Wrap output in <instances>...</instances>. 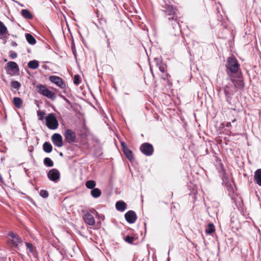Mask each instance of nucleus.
<instances>
[{
	"label": "nucleus",
	"instance_id": "nucleus-26",
	"mask_svg": "<svg viewBox=\"0 0 261 261\" xmlns=\"http://www.w3.org/2000/svg\"><path fill=\"white\" fill-rule=\"evenodd\" d=\"M85 185L88 189L92 190L95 188L96 182L93 180H89L86 182Z\"/></svg>",
	"mask_w": 261,
	"mask_h": 261
},
{
	"label": "nucleus",
	"instance_id": "nucleus-1",
	"mask_svg": "<svg viewBox=\"0 0 261 261\" xmlns=\"http://www.w3.org/2000/svg\"><path fill=\"white\" fill-rule=\"evenodd\" d=\"M162 11L165 13L168 16V23L172 27V33L175 36H178L181 33L180 27L179 24V18L177 14V9L174 7L170 2L167 3L164 0V3L162 5Z\"/></svg>",
	"mask_w": 261,
	"mask_h": 261
},
{
	"label": "nucleus",
	"instance_id": "nucleus-6",
	"mask_svg": "<svg viewBox=\"0 0 261 261\" xmlns=\"http://www.w3.org/2000/svg\"><path fill=\"white\" fill-rule=\"evenodd\" d=\"M231 81V84H233L236 89H243L245 86V84L242 77L241 72H240L237 76L232 75L231 77H229Z\"/></svg>",
	"mask_w": 261,
	"mask_h": 261
},
{
	"label": "nucleus",
	"instance_id": "nucleus-14",
	"mask_svg": "<svg viewBox=\"0 0 261 261\" xmlns=\"http://www.w3.org/2000/svg\"><path fill=\"white\" fill-rule=\"evenodd\" d=\"M8 236L13 239L12 241V243L14 246H17L19 244L22 242L21 238L18 235L14 234L12 231L9 232Z\"/></svg>",
	"mask_w": 261,
	"mask_h": 261
},
{
	"label": "nucleus",
	"instance_id": "nucleus-41",
	"mask_svg": "<svg viewBox=\"0 0 261 261\" xmlns=\"http://www.w3.org/2000/svg\"><path fill=\"white\" fill-rule=\"evenodd\" d=\"M71 48H72V51L73 54L74 55H75L76 50H75V47L74 45H73V44L71 45Z\"/></svg>",
	"mask_w": 261,
	"mask_h": 261
},
{
	"label": "nucleus",
	"instance_id": "nucleus-17",
	"mask_svg": "<svg viewBox=\"0 0 261 261\" xmlns=\"http://www.w3.org/2000/svg\"><path fill=\"white\" fill-rule=\"evenodd\" d=\"M22 17L27 19H32L33 18V15L27 9H22L21 11Z\"/></svg>",
	"mask_w": 261,
	"mask_h": 261
},
{
	"label": "nucleus",
	"instance_id": "nucleus-5",
	"mask_svg": "<svg viewBox=\"0 0 261 261\" xmlns=\"http://www.w3.org/2000/svg\"><path fill=\"white\" fill-rule=\"evenodd\" d=\"M46 125L47 127L52 130L56 129L59 126L58 121L54 113L49 114L45 118Z\"/></svg>",
	"mask_w": 261,
	"mask_h": 261
},
{
	"label": "nucleus",
	"instance_id": "nucleus-3",
	"mask_svg": "<svg viewBox=\"0 0 261 261\" xmlns=\"http://www.w3.org/2000/svg\"><path fill=\"white\" fill-rule=\"evenodd\" d=\"M82 213L84 214L83 219L85 223L88 225L93 226L95 223L94 216H99L96 211L94 208H91L87 211L83 210Z\"/></svg>",
	"mask_w": 261,
	"mask_h": 261
},
{
	"label": "nucleus",
	"instance_id": "nucleus-18",
	"mask_svg": "<svg viewBox=\"0 0 261 261\" xmlns=\"http://www.w3.org/2000/svg\"><path fill=\"white\" fill-rule=\"evenodd\" d=\"M43 149L44 152L50 153L53 150V146L50 143L45 142L43 145Z\"/></svg>",
	"mask_w": 261,
	"mask_h": 261
},
{
	"label": "nucleus",
	"instance_id": "nucleus-28",
	"mask_svg": "<svg viewBox=\"0 0 261 261\" xmlns=\"http://www.w3.org/2000/svg\"><path fill=\"white\" fill-rule=\"evenodd\" d=\"M8 32L7 27L4 25L3 22L0 21V35L3 36Z\"/></svg>",
	"mask_w": 261,
	"mask_h": 261
},
{
	"label": "nucleus",
	"instance_id": "nucleus-25",
	"mask_svg": "<svg viewBox=\"0 0 261 261\" xmlns=\"http://www.w3.org/2000/svg\"><path fill=\"white\" fill-rule=\"evenodd\" d=\"M43 96L51 100H54L56 98L55 94L50 90H49L48 89H47V90L46 91Z\"/></svg>",
	"mask_w": 261,
	"mask_h": 261
},
{
	"label": "nucleus",
	"instance_id": "nucleus-8",
	"mask_svg": "<svg viewBox=\"0 0 261 261\" xmlns=\"http://www.w3.org/2000/svg\"><path fill=\"white\" fill-rule=\"evenodd\" d=\"M141 152L146 156H151L153 152L154 149L152 144L149 143H144L140 147Z\"/></svg>",
	"mask_w": 261,
	"mask_h": 261
},
{
	"label": "nucleus",
	"instance_id": "nucleus-29",
	"mask_svg": "<svg viewBox=\"0 0 261 261\" xmlns=\"http://www.w3.org/2000/svg\"><path fill=\"white\" fill-rule=\"evenodd\" d=\"M44 164L48 167H51L54 166V163L50 158L46 157L43 160Z\"/></svg>",
	"mask_w": 261,
	"mask_h": 261
},
{
	"label": "nucleus",
	"instance_id": "nucleus-9",
	"mask_svg": "<svg viewBox=\"0 0 261 261\" xmlns=\"http://www.w3.org/2000/svg\"><path fill=\"white\" fill-rule=\"evenodd\" d=\"M6 70L7 74L11 75L17 74L19 71L18 65L13 61H10L7 63Z\"/></svg>",
	"mask_w": 261,
	"mask_h": 261
},
{
	"label": "nucleus",
	"instance_id": "nucleus-35",
	"mask_svg": "<svg viewBox=\"0 0 261 261\" xmlns=\"http://www.w3.org/2000/svg\"><path fill=\"white\" fill-rule=\"evenodd\" d=\"M153 62L155 63L156 67H158V66L161 64L163 62L160 58H155L154 59Z\"/></svg>",
	"mask_w": 261,
	"mask_h": 261
},
{
	"label": "nucleus",
	"instance_id": "nucleus-19",
	"mask_svg": "<svg viewBox=\"0 0 261 261\" xmlns=\"http://www.w3.org/2000/svg\"><path fill=\"white\" fill-rule=\"evenodd\" d=\"M101 190L97 188H94L91 191V196L95 198L99 197L101 195Z\"/></svg>",
	"mask_w": 261,
	"mask_h": 261
},
{
	"label": "nucleus",
	"instance_id": "nucleus-53",
	"mask_svg": "<svg viewBox=\"0 0 261 261\" xmlns=\"http://www.w3.org/2000/svg\"><path fill=\"white\" fill-rule=\"evenodd\" d=\"M114 89H115L116 90H117V88H116V87L115 86L114 87Z\"/></svg>",
	"mask_w": 261,
	"mask_h": 261
},
{
	"label": "nucleus",
	"instance_id": "nucleus-40",
	"mask_svg": "<svg viewBox=\"0 0 261 261\" xmlns=\"http://www.w3.org/2000/svg\"><path fill=\"white\" fill-rule=\"evenodd\" d=\"M170 76L169 75L168 73H166V76L165 77H163L162 78L164 79V80H167V81H169V77H170Z\"/></svg>",
	"mask_w": 261,
	"mask_h": 261
},
{
	"label": "nucleus",
	"instance_id": "nucleus-44",
	"mask_svg": "<svg viewBox=\"0 0 261 261\" xmlns=\"http://www.w3.org/2000/svg\"><path fill=\"white\" fill-rule=\"evenodd\" d=\"M107 44H108V47L110 49V50H111V46H110V42H109V40L108 41Z\"/></svg>",
	"mask_w": 261,
	"mask_h": 261
},
{
	"label": "nucleus",
	"instance_id": "nucleus-2",
	"mask_svg": "<svg viewBox=\"0 0 261 261\" xmlns=\"http://www.w3.org/2000/svg\"><path fill=\"white\" fill-rule=\"evenodd\" d=\"M226 72L229 77H231L234 74H238L240 72V64L237 59L234 57H230L227 58L226 64Z\"/></svg>",
	"mask_w": 261,
	"mask_h": 261
},
{
	"label": "nucleus",
	"instance_id": "nucleus-21",
	"mask_svg": "<svg viewBox=\"0 0 261 261\" xmlns=\"http://www.w3.org/2000/svg\"><path fill=\"white\" fill-rule=\"evenodd\" d=\"M25 38L28 42L31 45H34L36 43L35 38L31 34L26 33Z\"/></svg>",
	"mask_w": 261,
	"mask_h": 261
},
{
	"label": "nucleus",
	"instance_id": "nucleus-7",
	"mask_svg": "<svg viewBox=\"0 0 261 261\" xmlns=\"http://www.w3.org/2000/svg\"><path fill=\"white\" fill-rule=\"evenodd\" d=\"M65 140L69 143L72 144L75 142L76 136L75 132L71 129H67L63 134Z\"/></svg>",
	"mask_w": 261,
	"mask_h": 261
},
{
	"label": "nucleus",
	"instance_id": "nucleus-47",
	"mask_svg": "<svg viewBox=\"0 0 261 261\" xmlns=\"http://www.w3.org/2000/svg\"><path fill=\"white\" fill-rule=\"evenodd\" d=\"M236 119H233V120L231 121L232 123H234V122H236Z\"/></svg>",
	"mask_w": 261,
	"mask_h": 261
},
{
	"label": "nucleus",
	"instance_id": "nucleus-43",
	"mask_svg": "<svg viewBox=\"0 0 261 261\" xmlns=\"http://www.w3.org/2000/svg\"><path fill=\"white\" fill-rule=\"evenodd\" d=\"M226 126L227 127L231 126V122H227L226 124Z\"/></svg>",
	"mask_w": 261,
	"mask_h": 261
},
{
	"label": "nucleus",
	"instance_id": "nucleus-4",
	"mask_svg": "<svg viewBox=\"0 0 261 261\" xmlns=\"http://www.w3.org/2000/svg\"><path fill=\"white\" fill-rule=\"evenodd\" d=\"M237 91L235 86L231 83H228L224 87V92L225 94L226 101L231 104L232 96Z\"/></svg>",
	"mask_w": 261,
	"mask_h": 261
},
{
	"label": "nucleus",
	"instance_id": "nucleus-37",
	"mask_svg": "<svg viewBox=\"0 0 261 261\" xmlns=\"http://www.w3.org/2000/svg\"><path fill=\"white\" fill-rule=\"evenodd\" d=\"M17 56V55L16 52L14 51H10L9 53V57L12 59H15Z\"/></svg>",
	"mask_w": 261,
	"mask_h": 261
},
{
	"label": "nucleus",
	"instance_id": "nucleus-12",
	"mask_svg": "<svg viewBox=\"0 0 261 261\" xmlns=\"http://www.w3.org/2000/svg\"><path fill=\"white\" fill-rule=\"evenodd\" d=\"M126 221L130 224L134 223L137 219V216L136 213L132 210L128 211L124 215Z\"/></svg>",
	"mask_w": 261,
	"mask_h": 261
},
{
	"label": "nucleus",
	"instance_id": "nucleus-36",
	"mask_svg": "<svg viewBox=\"0 0 261 261\" xmlns=\"http://www.w3.org/2000/svg\"><path fill=\"white\" fill-rule=\"evenodd\" d=\"M80 76L79 75H75L73 79V83L74 84L77 85L80 84Z\"/></svg>",
	"mask_w": 261,
	"mask_h": 261
},
{
	"label": "nucleus",
	"instance_id": "nucleus-33",
	"mask_svg": "<svg viewBox=\"0 0 261 261\" xmlns=\"http://www.w3.org/2000/svg\"><path fill=\"white\" fill-rule=\"evenodd\" d=\"M158 68L160 70V71H161L162 73H164L166 70L167 66L164 63L162 62V63H161V64H160Z\"/></svg>",
	"mask_w": 261,
	"mask_h": 261
},
{
	"label": "nucleus",
	"instance_id": "nucleus-15",
	"mask_svg": "<svg viewBox=\"0 0 261 261\" xmlns=\"http://www.w3.org/2000/svg\"><path fill=\"white\" fill-rule=\"evenodd\" d=\"M116 208L119 212H124L127 207L126 204L123 201H118L115 204Z\"/></svg>",
	"mask_w": 261,
	"mask_h": 261
},
{
	"label": "nucleus",
	"instance_id": "nucleus-34",
	"mask_svg": "<svg viewBox=\"0 0 261 261\" xmlns=\"http://www.w3.org/2000/svg\"><path fill=\"white\" fill-rule=\"evenodd\" d=\"M40 196L43 198H46L48 197V193L46 190H41L40 192Z\"/></svg>",
	"mask_w": 261,
	"mask_h": 261
},
{
	"label": "nucleus",
	"instance_id": "nucleus-13",
	"mask_svg": "<svg viewBox=\"0 0 261 261\" xmlns=\"http://www.w3.org/2000/svg\"><path fill=\"white\" fill-rule=\"evenodd\" d=\"M51 139L55 146L58 147L63 146V138L60 134L57 133L54 134L51 137Z\"/></svg>",
	"mask_w": 261,
	"mask_h": 261
},
{
	"label": "nucleus",
	"instance_id": "nucleus-30",
	"mask_svg": "<svg viewBox=\"0 0 261 261\" xmlns=\"http://www.w3.org/2000/svg\"><path fill=\"white\" fill-rule=\"evenodd\" d=\"M26 247L28 249H29L30 252L34 255L35 256L36 252L35 251L34 248L33 246V245L31 243L26 242L25 243Z\"/></svg>",
	"mask_w": 261,
	"mask_h": 261
},
{
	"label": "nucleus",
	"instance_id": "nucleus-39",
	"mask_svg": "<svg viewBox=\"0 0 261 261\" xmlns=\"http://www.w3.org/2000/svg\"><path fill=\"white\" fill-rule=\"evenodd\" d=\"M120 144H121V146L122 150H125V148H128L127 145L126 144V143L124 142H121Z\"/></svg>",
	"mask_w": 261,
	"mask_h": 261
},
{
	"label": "nucleus",
	"instance_id": "nucleus-51",
	"mask_svg": "<svg viewBox=\"0 0 261 261\" xmlns=\"http://www.w3.org/2000/svg\"><path fill=\"white\" fill-rule=\"evenodd\" d=\"M170 249H169V251H168V255H169V254H170Z\"/></svg>",
	"mask_w": 261,
	"mask_h": 261
},
{
	"label": "nucleus",
	"instance_id": "nucleus-46",
	"mask_svg": "<svg viewBox=\"0 0 261 261\" xmlns=\"http://www.w3.org/2000/svg\"><path fill=\"white\" fill-rule=\"evenodd\" d=\"M98 217V218H100V219H103L104 218V216H97Z\"/></svg>",
	"mask_w": 261,
	"mask_h": 261
},
{
	"label": "nucleus",
	"instance_id": "nucleus-50",
	"mask_svg": "<svg viewBox=\"0 0 261 261\" xmlns=\"http://www.w3.org/2000/svg\"><path fill=\"white\" fill-rule=\"evenodd\" d=\"M150 70H151V72L152 73V68H151V65H150Z\"/></svg>",
	"mask_w": 261,
	"mask_h": 261
},
{
	"label": "nucleus",
	"instance_id": "nucleus-20",
	"mask_svg": "<svg viewBox=\"0 0 261 261\" xmlns=\"http://www.w3.org/2000/svg\"><path fill=\"white\" fill-rule=\"evenodd\" d=\"M39 66V62L35 60L30 61L28 64V67L32 69H36L38 68Z\"/></svg>",
	"mask_w": 261,
	"mask_h": 261
},
{
	"label": "nucleus",
	"instance_id": "nucleus-32",
	"mask_svg": "<svg viewBox=\"0 0 261 261\" xmlns=\"http://www.w3.org/2000/svg\"><path fill=\"white\" fill-rule=\"evenodd\" d=\"M20 84L17 81H14L11 82V86L17 90L20 88Z\"/></svg>",
	"mask_w": 261,
	"mask_h": 261
},
{
	"label": "nucleus",
	"instance_id": "nucleus-27",
	"mask_svg": "<svg viewBox=\"0 0 261 261\" xmlns=\"http://www.w3.org/2000/svg\"><path fill=\"white\" fill-rule=\"evenodd\" d=\"M215 231V226L213 223H209L207 227L205 229V232L207 234H212Z\"/></svg>",
	"mask_w": 261,
	"mask_h": 261
},
{
	"label": "nucleus",
	"instance_id": "nucleus-24",
	"mask_svg": "<svg viewBox=\"0 0 261 261\" xmlns=\"http://www.w3.org/2000/svg\"><path fill=\"white\" fill-rule=\"evenodd\" d=\"M13 103L16 108L19 109L22 107V100L20 98L15 97L13 98Z\"/></svg>",
	"mask_w": 261,
	"mask_h": 261
},
{
	"label": "nucleus",
	"instance_id": "nucleus-42",
	"mask_svg": "<svg viewBox=\"0 0 261 261\" xmlns=\"http://www.w3.org/2000/svg\"><path fill=\"white\" fill-rule=\"evenodd\" d=\"M11 45L13 47H16L17 45V44L15 41H12L11 42Z\"/></svg>",
	"mask_w": 261,
	"mask_h": 261
},
{
	"label": "nucleus",
	"instance_id": "nucleus-48",
	"mask_svg": "<svg viewBox=\"0 0 261 261\" xmlns=\"http://www.w3.org/2000/svg\"><path fill=\"white\" fill-rule=\"evenodd\" d=\"M63 98H64L66 101H68V100L66 99L64 96H62Z\"/></svg>",
	"mask_w": 261,
	"mask_h": 261
},
{
	"label": "nucleus",
	"instance_id": "nucleus-38",
	"mask_svg": "<svg viewBox=\"0 0 261 261\" xmlns=\"http://www.w3.org/2000/svg\"><path fill=\"white\" fill-rule=\"evenodd\" d=\"M38 116L39 117V119L41 120H43L44 115H45V112L43 111H39L37 113Z\"/></svg>",
	"mask_w": 261,
	"mask_h": 261
},
{
	"label": "nucleus",
	"instance_id": "nucleus-22",
	"mask_svg": "<svg viewBox=\"0 0 261 261\" xmlns=\"http://www.w3.org/2000/svg\"><path fill=\"white\" fill-rule=\"evenodd\" d=\"M123 152L128 160L131 161L133 159V152L128 148H125V150H123Z\"/></svg>",
	"mask_w": 261,
	"mask_h": 261
},
{
	"label": "nucleus",
	"instance_id": "nucleus-23",
	"mask_svg": "<svg viewBox=\"0 0 261 261\" xmlns=\"http://www.w3.org/2000/svg\"><path fill=\"white\" fill-rule=\"evenodd\" d=\"M36 88L38 90V92L42 95L44 94L46 91L48 89L45 86L43 85L42 84H39L37 85Z\"/></svg>",
	"mask_w": 261,
	"mask_h": 261
},
{
	"label": "nucleus",
	"instance_id": "nucleus-16",
	"mask_svg": "<svg viewBox=\"0 0 261 261\" xmlns=\"http://www.w3.org/2000/svg\"><path fill=\"white\" fill-rule=\"evenodd\" d=\"M254 178L255 182L261 187V169H257L255 171Z\"/></svg>",
	"mask_w": 261,
	"mask_h": 261
},
{
	"label": "nucleus",
	"instance_id": "nucleus-11",
	"mask_svg": "<svg viewBox=\"0 0 261 261\" xmlns=\"http://www.w3.org/2000/svg\"><path fill=\"white\" fill-rule=\"evenodd\" d=\"M47 177L49 180L56 182L60 178V173L58 169H52L47 173Z\"/></svg>",
	"mask_w": 261,
	"mask_h": 261
},
{
	"label": "nucleus",
	"instance_id": "nucleus-31",
	"mask_svg": "<svg viewBox=\"0 0 261 261\" xmlns=\"http://www.w3.org/2000/svg\"><path fill=\"white\" fill-rule=\"evenodd\" d=\"M124 240L127 243L132 244H133L134 240V238L133 237L127 235L125 237Z\"/></svg>",
	"mask_w": 261,
	"mask_h": 261
},
{
	"label": "nucleus",
	"instance_id": "nucleus-10",
	"mask_svg": "<svg viewBox=\"0 0 261 261\" xmlns=\"http://www.w3.org/2000/svg\"><path fill=\"white\" fill-rule=\"evenodd\" d=\"M49 80L61 89H64L66 88V86L65 83L59 76L56 75L50 76L49 77Z\"/></svg>",
	"mask_w": 261,
	"mask_h": 261
},
{
	"label": "nucleus",
	"instance_id": "nucleus-45",
	"mask_svg": "<svg viewBox=\"0 0 261 261\" xmlns=\"http://www.w3.org/2000/svg\"><path fill=\"white\" fill-rule=\"evenodd\" d=\"M3 177L1 175V174H0V182H3Z\"/></svg>",
	"mask_w": 261,
	"mask_h": 261
},
{
	"label": "nucleus",
	"instance_id": "nucleus-52",
	"mask_svg": "<svg viewBox=\"0 0 261 261\" xmlns=\"http://www.w3.org/2000/svg\"><path fill=\"white\" fill-rule=\"evenodd\" d=\"M169 260H170V258L168 257L167 258V261H169Z\"/></svg>",
	"mask_w": 261,
	"mask_h": 261
},
{
	"label": "nucleus",
	"instance_id": "nucleus-49",
	"mask_svg": "<svg viewBox=\"0 0 261 261\" xmlns=\"http://www.w3.org/2000/svg\"><path fill=\"white\" fill-rule=\"evenodd\" d=\"M60 155L61 156H62L63 155V153H62V152H60Z\"/></svg>",
	"mask_w": 261,
	"mask_h": 261
}]
</instances>
